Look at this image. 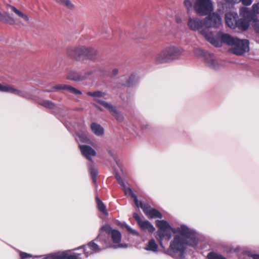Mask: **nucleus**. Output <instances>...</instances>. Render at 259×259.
I'll use <instances>...</instances> for the list:
<instances>
[{
	"mask_svg": "<svg viewBox=\"0 0 259 259\" xmlns=\"http://www.w3.org/2000/svg\"><path fill=\"white\" fill-rule=\"evenodd\" d=\"M174 236L169 243L168 253L171 256L176 254L182 256L188 247L196 248L199 242L200 235L192 228L181 224L174 230Z\"/></svg>",
	"mask_w": 259,
	"mask_h": 259,
	"instance_id": "obj_1",
	"label": "nucleus"
},
{
	"mask_svg": "<svg viewBox=\"0 0 259 259\" xmlns=\"http://www.w3.org/2000/svg\"><path fill=\"white\" fill-rule=\"evenodd\" d=\"M201 33L208 41L215 47H221L223 44L231 46L229 52L236 55L242 56L249 51V42L247 39H240L221 31L215 35L206 30L202 31Z\"/></svg>",
	"mask_w": 259,
	"mask_h": 259,
	"instance_id": "obj_2",
	"label": "nucleus"
},
{
	"mask_svg": "<svg viewBox=\"0 0 259 259\" xmlns=\"http://www.w3.org/2000/svg\"><path fill=\"white\" fill-rule=\"evenodd\" d=\"M184 51L182 47L170 46L158 53L154 56V59L157 64L167 63L178 59L182 55Z\"/></svg>",
	"mask_w": 259,
	"mask_h": 259,
	"instance_id": "obj_3",
	"label": "nucleus"
},
{
	"mask_svg": "<svg viewBox=\"0 0 259 259\" xmlns=\"http://www.w3.org/2000/svg\"><path fill=\"white\" fill-rule=\"evenodd\" d=\"M66 52L70 57L76 59L95 60L98 55V52L95 49L83 46L70 47L67 49Z\"/></svg>",
	"mask_w": 259,
	"mask_h": 259,
	"instance_id": "obj_4",
	"label": "nucleus"
},
{
	"mask_svg": "<svg viewBox=\"0 0 259 259\" xmlns=\"http://www.w3.org/2000/svg\"><path fill=\"white\" fill-rule=\"evenodd\" d=\"M18 252L21 259H26L31 257L36 258L40 256L37 255L33 256L31 254L20 250ZM71 250H67L63 251L45 254L41 256L43 257V259H82L79 257V254H71Z\"/></svg>",
	"mask_w": 259,
	"mask_h": 259,
	"instance_id": "obj_5",
	"label": "nucleus"
},
{
	"mask_svg": "<svg viewBox=\"0 0 259 259\" xmlns=\"http://www.w3.org/2000/svg\"><path fill=\"white\" fill-rule=\"evenodd\" d=\"M156 224L158 228L156 238L160 246L163 247V242L164 241L167 242L169 240L171 237V233H174V230L176 227H171L169 223L164 220H158L156 222Z\"/></svg>",
	"mask_w": 259,
	"mask_h": 259,
	"instance_id": "obj_6",
	"label": "nucleus"
},
{
	"mask_svg": "<svg viewBox=\"0 0 259 259\" xmlns=\"http://www.w3.org/2000/svg\"><path fill=\"white\" fill-rule=\"evenodd\" d=\"M103 231L105 232L107 234L111 237L113 243V244H111L109 243H108L106 241H105V244L107 245L108 247H112L114 249L127 247V245L126 244L120 243L121 240V234L119 231L112 229L110 225H106L101 228L100 232L102 233Z\"/></svg>",
	"mask_w": 259,
	"mask_h": 259,
	"instance_id": "obj_7",
	"label": "nucleus"
},
{
	"mask_svg": "<svg viewBox=\"0 0 259 259\" xmlns=\"http://www.w3.org/2000/svg\"><path fill=\"white\" fill-rule=\"evenodd\" d=\"M103 236V233L100 232L98 237L94 240L90 241L87 244L82 245L78 248H76L73 250H77L82 249L83 253L86 257L94 253H98L102 250L108 248L107 245L103 244L102 245H98L95 241H100Z\"/></svg>",
	"mask_w": 259,
	"mask_h": 259,
	"instance_id": "obj_8",
	"label": "nucleus"
},
{
	"mask_svg": "<svg viewBox=\"0 0 259 259\" xmlns=\"http://www.w3.org/2000/svg\"><path fill=\"white\" fill-rule=\"evenodd\" d=\"M194 9L196 13L200 16H206L213 10L211 0H195Z\"/></svg>",
	"mask_w": 259,
	"mask_h": 259,
	"instance_id": "obj_9",
	"label": "nucleus"
},
{
	"mask_svg": "<svg viewBox=\"0 0 259 259\" xmlns=\"http://www.w3.org/2000/svg\"><path fill=\"white\" fill-rule=\"evenodd\" d=\"M204 25H205L204 21L202 19H201L197 17L190 16L188 18L187 26L189 30L193 31H200L201 30L200 33L201 34L202 31L206 30L208 32L211 33L212 35H213L208 29L201 30Z\"/></svg>",
	"mask_w": 259,
	"mask_h": 259,
	"instance_id": "obj_10",
	"label": "nucleus"
},
{
	"mask_svg": "<svg viewBox=\"0 0 259 259\" xmlns=\"http://www.w3.org/2000/svg\"><path fill=\"white\" fill-rule=\"evenodd\" d=\"M0 92L9 93L22 98H28V95L26 92L19 90L14 88L13 85L6 83H0Z\"/></svg>",
	"mask_w": 259,
	"mask_h": 259,
	"instance_id": "obj_11",
	"label": "nucleus"
},
{
	"mask_svg": "<svg viewBox=\"0 0 259 259\" xmlns=\"http://www.w3.org/2000/svg\"><path fill=\"white\" fill-rule=\"evenodd\" d=\"M259 14V3L252 6V10H249L248 8L246 7H242L240 9V15L248 19H256V14Z\"/></svg>",
	"mask_w": 259,
	"mask_h": 259,
	"instance_id": "obj_12",
	"label": "nucleus"
},
{
	"mask_svg": "<svg viewBox=\"0 0 259 259\" xmlns=\"http://www.w3.org/2000/svg\"><path fill=\"white\" fill-rule=\"evenodd\" d=\"M204 22L205 26L208 28L219 27L222 24L221 17L215 13L210 14L207 16Z\"/></svg>",
	"mask_w": 259,
	"mask_h": 259,
	"instance_id": "obj_13",
	"label": "nucleus"
},
{
	"mask_svg": "<svg viewBox=\"0 0 259 259\" xmlns=\"http://www.w3.org/2000/svg\"><path fill=\"white\" fill-rule=\"evenodd\" d=\"M137 207L142 208L144 212L151 218L161 219L162 217L159 211L154 208H152L148 204L144 203L142 201L140 203V204Z\"/></svg>",
	"mask_w": 259,
	"mask_h": 259,
	"instance_id": "obj_14",
	"label": "nucleus"
},
{
	"mask_svg": "<svg viewBox=\"0 0 259 259\" xmlns=\"http://www.w3.org/2000/svg\"><path fill=\"white\" fill-rule=\"evenodd\" d=\"M87 94L89 96L93 97L94 101L102 105L105 108L110 104V103L101 100L102 98L107 99L106 97L107 94L105 92L97 91L95 92H88Z\"/></svg>",
	"mask_w": 259,
	"mask_h": 259,
	"instance_id": "obj_15",
	"label": "nucleus"
},
{
	"mask_svg": "<svg viewBox=\"0 0 259 259\" xmlns=\"http://www.w3.org/2000/svg\"><path fill=\"white\" fill-rule=\"evenodd\" d=\"M204 62L206 66L215 70L219 69L221 66L220 63L215 57L209 53L205 55Z\"/></svg>",
	"mask_w": 259,
	"mask_h": 259,
	"instance_id": "obj_16",
	"label": "nucleus"
},
{
	"mask_svg": "<svg viewBox=\"0 0 259 259\" xmlns=\"http://www.w3.org/2000/svg\"><path fill=\"white\" fill-rule=\"evenodd\" d=\"M53 89L54 90H46L45 91V92H54L55 90H67L70 93L75 94V95H81L82 94L81 92L74 87L67 84H59L56 85L53 87Z\"/></svg>",
	"mask_w": 259,
	"mask_h": 259,
	"instance_id": "obj_17",
	"label": "nucleus"
},
{
	"mask_svg": "<svg viewBox=\"0 0 259 259\" xmlns=\"http://www.w3.org/2000/svg\"><path fill=\"white\" fill-rule=\"evenodd\" d=\"M237 20L238 14L236 12L227 13L225 15L226 24L230 28H235L236 27Z\"/></svg>",
	"mask_w": 259,
	"mask_h": 259,
	"instance_id": "obj_18",
	"label": "nucleus"
},
{
	"mask_svg": "<svg viewBox=\"0 0 259 259\" xmlns=\"http://www.w3.org/2000/svg\"><path fill=\"white\" fill-rule=\"evenodd\" d=\"M79 146L82 154L88 160L92 161V156H95L96 155L95 150L88 145H79Z\"/></svg>",
	"mask_w": 259,
	"mask_h": 259,
	"instance_id": "obj_19",
	"label": "nucleus"
},
{
	"mask_svg": "<svg viewBox=\"0 0 259 259\" xmlns=\"http://www.w3.org/2000/svg\"><path fill=\"white\" fill-rule=\"evenodd\" d=\"M67 79L73 80L76 82H80L86 79V76L83 75V73L78 72L75 70L70 71L67 74Z\"/></svg>",
	"mask_w": 259,
	"mask_h": 259,
	"instance_id": "obj_20",
	"label": "nucleus"
},
{
	"mask_svg": "<svg viewBox=\"0 0 259 259\" xmlns=\"http://www.w3.org/2000/svg\"><path fill=\"white\" fill-rule=\"evenodd\" d=\"M109 112L116 118V119L119 122H122L124 117L122 114L119 111H118L115 106H113L110 104L106 108Z\"/></svg>",
	"mask_w": 259,
	"mask_h": 259,
	"instance_id": "obj_21",
	"label": "nucleus"
},
{
	"mask_svg": "<svg viewBox=\"0 0 259 259\" xmlns=\"http://www.w3.org/2000/svg\"><path fill=\"white\" fill-rule=\"evenodd\" d=\"M124 76H121L120 78V80L122 81V84L124 86L131 87L133 86L138 80V77L135 74H132L129 76L128 78L126 79Z\"/></svg>",
	"mask_w": 259,
	"mask_h": 259,
	"instance_id": "obj_22",
	"label": "nucleus"
},
{
	"mask_svg": "<svg viewBox=\"0 0 259 259\" xmlns=\"http://www.w3.org/2000/svg\"><path fill=\"white\" fill-rule=\"evenodd\" d=\"M242 17L243 19H238L236 23V27H238L242 30H245L248 28L249 25V22L251 21H256L257 19V18L254 20L248 19L243 16Z\"/></svg>",
	"mask_w": 259,
	"mask_h": 259,
	"instance_id": "obj_23",
	"label": "nucleus"
},
{
	"mask_svg": "<svg viewBox=\"0 0 259 259\" xmlns=\"http://www.w3.org/2000/svg\"><path fill=\"white\" fill-rule=\"evenodd\" d=\"M144 249L153 253H156L158 251V246L154 239H150L145 244L143 247Z\"/></svg>",
	"mask_w": 259,
	"mask_h": 259,
	"instance_id": "obj_24",
	"label": "nucleus"
},
{
	"mask_svg": "<svg viewBox=\"0 0 259 259\" xmlns=\"http://www.w3.org/2000/svg\"><path fill=\"white\" fill-rule=\"evenodd\" d=\"M9 8L12 11H13L17 16L20 17L22 20L26 23H28L29 21V18L28 16L25 14L23 13L22 11L17 9L16 8L13 6L8 5Z\"/></svg>",
	"mask_w": 259,
	"mask_h": 259,
	"instance_id": "obj_25",
	"label": "nucleus"
},
{
	"mask_svg": "<svg viewBox=\"0 0 259 259\" xmlns=\"http://www.w3.org/2000/svg\"><path fill=\"white\" fill-rule=\"evenodd\" d=\"M139 225L142 230H147L150 233H153L155 230L154 226L148 221H142Z\"/></svg>",
	"mask_w": 259,
	"mask_h": 259,
	"instance_id": "obj_26",
	"label": "nucleus"
},
{
	"mask_svg": "<svg viewBox=\"0 0 259 259\" xmlns=\"http://www.w3.org/2000/svg\"><path fill=\"white\" fill-rule=\"evenodd\" d=\"M91 128L93 133L98 136H101L104 134L103 128L100 124L96 123H92Z\"/></svg>",
	"mask_w": 259,
	"mask_h": 259,
	"instance_id": "obj_27",
	"label": "nucleus"
},
{
	"mask_svg": "<svg viewBox=\"0 0 259 259\" xmlns=\"http://www.w3.org/2000/svg\"><path fill=\"white\" fill-rule=\"evenodd\" d=\"M125 195H129L131 197L134 198V201L135 202V205L137 207L140 204V203L141 202V201H139L137 196L132 191V189L130 188H126L125 185L124 184V188L122 187Z\"/></svg>",
	"mask_w": 259,
	"mask_h": 259,
	"instance_id": "obj_28",
	"label": "nucleus"
},
{
	"mask_svg": "<svg viewBox=\"0 0 259 259\" xmlns=\"http://www.w3.org/2000/svg\"><path fill=\"white\" fill-rule=\"evenodd\" d=\"M0 21L10 24L15 23L14 18L7 13L3 14L0 12Z\"/></svg>",
	"mask_w": 259,
	"mask_h": 259,
	"instance_id": "obj_29",
	"label": "nucleus"
},
{
	"mask_svg": "<svg viewBox=\"0 0 259 259\" xmlns=\"http://www.w3.org/2000/svg\"><path fill=\"white\" fill-rule=\"evenodd\" d=\"M89 171L92 177L93 182L95 183L96 178L98 174V171L97 167L92 163L89 164Z\"/></svg>",
	"mask_w": 259,
	"mask_h": 259,
	"instance_id": "obj_30",
	"label": "nucleus"
},
{
	"mask_svg": "<svg viewBox=\"0 0 259 259\" xmlns=\"http://www.w3.org/2000/svg\"><path fill=\"white\" fill-rule=\"evenodd\" d=\"M97 207L99 210L105 215L108 214V212L106 209V206L104 203L98 198H96Z\"/></svg>",
	"mask_w": 259,
	"mask_h": 259,
	"instance_id": "obj_31",
	"label": "nucleus"
},
{
	"mask_svg": "<svg viewBox=\"0 0 259 259\" xmlns=\"http://www.w3.org/2000/svg\"><path fill=\"white\" fill-rule=\"evenodd\" d=\"M121 226L123 228H125L129 233L134 236H139L140 235L139 233L137 230L132 228L125 222L121 223Z\"/></svg>",
	"mask_w": 259,
	"mask_h": 259,
	"instance_id": "obj_32",
	"label": "nucleus"
},
{
	"mask_svg": "<svg viewBox=\"0 0 259 259\" xmlns=\"http://www.w3.org/2000/svg\"><path fill=\"white\" fill-rule=\"evenodd\" d=\"M193 53L195 56L197 57H201L203 59L205 58V55L207 54L208 53L204 51L203 50H202L200 48H194L193 49Z\"/></svg>",
	"mask_w": 259,
	"mask_h": 259,
	"instance_id": "obj_33",
	"label": "nucleus"
},
{
	"mask_svg": "<svg viewBox=\"0 0 259 259\" xmlns=\"http://www.w3.org/2000/svg\"><path fill=\"white\" fill-rule=\"evenodd\" d=\"M39 104L49 109H54L56 106V104L54 102L49 100L41 101L39 102Z\"/></svg>",
	"mask_w": 259,
	"mask_h": 259,
	"instance_id": "obj_34",
	"label": "nucleus"
},
{
	"mask_svg": "<svg viewBox=\"0 0 259 259\" xmlns=\"http://www.w3.org/2000/svg\"><path fill=\"white\" fill-rule=\"evenodd\" d=\"M207 259H227L221 254L214 252H209L207 256Z\"/></svg>",
	"mask_w": 259,
	"mask_h": 259,
	"instance_id": "obj_35",
	"label": "nucleus"
},
{
	"mask_svg": "<svg viewBox=\"0 0 259 259\" xmlns=\"http://www.w3.org/2000/svg\"><path fill=\"white\" fill-rule=\"evenodd\" d=\"M57 2L69 9H72L74 7L73 5L70 0H58Z\"/></svg>",
	"mask_w": 259,
	"mask_h": 259,
	"instance_id": "obj_36",
	"label": "nucleus"
},
{
	"mask_svg": "<svg viewBox=\"0 0 259 259\" xmlns=\"http://www.w3.org/2000/svg\"><path fill=\"white\" fill-rule=\"evenodd\" d=\"M184 4L188 12H189L192 9V3L190 0H185L184 2Z\"/></svg>",
	"mask_w": 259,
	"mask_h": 259,
	"instance_id": "obj_37",
	"label": "nucleus"
},
{
	"mask_svg": "<svg viewBox=\"0 0 259 259\" xmlns=\"http://www.w3.org/2000/svg\"><path fill=\"white\" fill-rule=\"evenodd\" d=\"M77 137L82 142H85L87 140L86 136L82 133H78Z\"/></svg>",
	"mask_w": 259,
	"mask_h": 259,
	"instance_id": "obj_38",
	"label": "nucleus"
},
{
	"mask_svg": "<svg viewBox=\"0 0 259 259\" xmlns=\"http://www.w3.org/2000/svg\"><path fill=\"white\" fill-rule=\"evenodd\" d=\"M133 217L136 220L138 225L143 221L141 217L136 212L134 213Z\"/></svg>",
	"mask_w": 259,
	"mask_h": 259,
	"instance_id": "obj_39",
	"label": "nucleus"
},
{
	"mask_svg": "<svg viewBox=\"0 0 259 259\" xmlns=\"http://www.w3.org/2000/svg\"><path fill=\"white\" fill-rule=\"evenodd\" d=\"M116 178L117 179V180L118 181L119 183L120 184V185L122 186V187H123L124 188V182H123V181L122 180V179L121 178V177L118 175H116Z\"/></svg>",
	"mask_w": 259,
	"mask_h": 259,
	"instance_id": "obj_40",
	"label": "nucleus"
},
{
	"mask_svg": "<svg viewBox=\"0 0 259 259\" xmlns=\"http://www.w3.org/2000/svg\"><path fill=\"white\" fill-rule=\"evenodd\" d=\"M242 3L245 6H250L252 3V0H240Z\"/></svg>",
	"mask_w": 259,
	"mask_h": 259,
	"instance_id": "obj_41",
	"label": "nucleus"
},
{
	"mask_svg": "<svg viewBox=\"0 0 259 259\" xmlns=\"http://www.w3.org/2000/svg\"><path fill=\"white\" fill-rule=\"evenodd\" d=\"M254 29L259 34V21H256L254 24Z\"/></svg>",
	"mask_w": 259,
	"mask_h": 259,
	"instance_id": "obj_42",
	"label": "nucleus"
},
{
	"mask_svg": "<svg viewBox=\"0 0 259 259\" xmlns=\"http://www.w3.org/2000/svg\"><path fill=\"white\" fill-rule=\"evenodd\" d=\"M241 250V247L240 246H236L232 249L231 251L234 252H238Z\"/></svg>",
	"mask_w": 259,
	"mask_h": 259,
	"instance_id": "obj_43",
	"label": "nucleus"
},
{
	"mask_svg": "<svg viewBox=\"0 0 259 259\" xmlns=\"http://www.w3.org/2000/svg\"><path fill=\"white\" fill-rule=\"evenodd\" d=\"M118 73V70L116 68H114L112 71L111 75L112 76H115L117 75Z\"/></svg>",
	"mask_w": 259,
	"mask_h": 259,
	"instance_id": "obj_44",
	"label": "nucleus"
},
{
	"mask_svg": "<svg viewBox=\"0 0 259 259\" xmlns=\"http://www.w3.org/2000/svg\"><path fill=\"white\" fill-rule=\"evenodd\" d=\"M175 20L177 23H181L182 22V19L179 16H176L175 17Z\"/></svg>",
	"mask_w": 259,
	"mask_h": 259,
	"instance_id": "obj_45",
	"label": "nucleus"
},
{
	"mask_svg": "<svg viewBox=\"0 0 259 259\" xmlns=\"http://www.w3.org/2000/svg\"><path fill=\"white\" fill-rule=\"evenodd\" d=\"M93 71H88L85 73H83V75H85L86 76V79H87L89 76H90L93 73Z\"/></svg>",
	"mask_w": 259,
	"mask_h": 259,
	"instance_id": "obj_46",
	"label": "nucleus"
},
{
	"mask_svg": "<svg viewBox=\"0 0 259 259\" xmlns=\"http://www.w3.org/2000/svg\"><path fill=\"white\" fill-rule=\"evenodd\" d=\"M149 128V125L148 124H143L141 125V128L143 130H146Z\"/></svg>",
	"mask_w": 259,
	"mask_h": 259,
	"instance_id": "obj_47",
	"label": "nucleus"
},
{
	"mask_svg": "<svg viewBox=\"0 0 259 259\" xmlns=\"http://www.w3.org/2000/svg\"><path fill=\"white\" fill-rule=\"evenodd\" d=\"M226 2L231 4H235L238 2V0H224Z\"/></svg>",
	"mask_w": 259,
	"mask_h": 259,
	"instance_id": "obj_48",
	"label": "nucleus"
},
{
	"mask_svg": "<svg viewBox=\"0 0 259 259\" xmlns=\"http://www.w3.org/2000/svg\"><path fill=\"white\" fill-rule=\"evenodd\" d=\"M252 259H259V254H254L251 255Z\"/></svg>",
	"mask_w": 259,
	"mask_h": 259,
	"instance_id": "obj_49",
	"label": "nucleus"
},
{
	"mask_svg": "<svg viewBox=\"0 0 259 259\" xmlns=\"http://www.w3.org/2000/svg\"><path fill=\"white\" fill-rule=\"evenodd\" d=\"M109 153L112 157H113V153L111 151H109Z\"/></svg>",
	"mask_w": 259,
	"mask_h": 259,
	"instance_id": "obj_50",
	"label": "nucleus"
},
{
	"mask_svg": "<svg viewBox=\"0 0 259 259\" xmlns=\"http://www.w3.org/2000/svg\"><path fill=\"white\" fill-rule=\"evenodd\" d=\"M116 163H117V165H118V164H118V162H117V161H116Z\"/></svg>",
	"mask_w": 259,
	"mask_h": 259,
	"instance_id": "obj_51",
	"label": "nucleus"
}]
</instances>
